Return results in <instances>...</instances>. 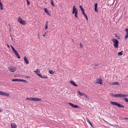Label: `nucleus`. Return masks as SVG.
Here are the masks:
<instances>
[{"label":"nucleus","mask_w":128,"mask_h":128,"mask_svg":"<svg viewBox=\"0 0 128 128\" xmlns=\"http://www.w3.org/2000/svg\"><path fill=\"white\" fill-rule=\"evenodd\" d=\"M97 65H97H97H95L94 66H97Z\"/></svg>","instance_id":"09e8293b"},{"label":"nucleus","mask_w":128,"mask_h":128,"mask_svg":"<svg viewBox=\"0 0 128 128\" xmlns=\"http://www.w3.org/2000/svg\"><path fill=\"white\" fill-rule=\"evenodd\" d=\"M13 82H20V79H13L12 80Z\"/></svg>","instance_id":"aec40b11"},{"label":"nucleus","mask_w":128,"mask_h":128,"mask_svg":"<svg viewBox=\"0 0 128 128\" xmlns=\"http://www.w3.org/2000/svg\"><path fill=\"white\" fill-rule=\"evenodd\" d=\"M125 119L126 120H127L128 119V118H125Z\"/></svg>","instance_id":"49530a36"},{"label":"nucleus","mask_w":128,"mask_h":128,"mask_svg":"<svg viewBox=\"0 0 128 128\" xmlns=\"http://www.w3.org/2000/svg\"><path fill=\"white\" fill-rule=\"evenodd\" d=\"M9 70L10 72H14L16 70V68L15 67L11 66L10 67Z\"/></svg>","instance_id":"6e6552de"},{"label":"nucleus","mask_w":128,"mask_h":128,"mask_svg":"<svg viewBox=\"0 0 128 128\" xmlns=\"http://www.w3.org/2000/svg\"><path fill=\"white\" fill-rule=\"evenodd\" d=\"M108 124L110 125V126H113L114 125H113V124H110L109 123H108Z\"/></svg>","instance_id":"79ce46f5"},{"label":"nucleus","mask_w":128,"mask_h":128,"mask_svg":"<svg viewBox=\"0 0 128 128\" xmlns=\"http://www.w3.org/2000/svg\"><path fill=\"white\" fill-rule=\"evenodd\" d=\"M79 7L81 10H82L83 9V8H82V6H79Z\"/></svg>","instance_id":"c9c22d12"},{"label":"nucleus","mask_w":128,"mask_h":128,"mask_svg":"<svg viewBox=\"0 0 128 128\" xmlns=\"http://www.w3.org/2000/svg\"><path fill=\"white\" fill-rule=\"evenodd\" d=\"M7 46H8V48H10V46H9V45L8 44H7Z\"/></svg>","instance_id":"a18cd8bd"},{"label":"nucleus","mask_w":128,"mask_h":128,"mask_svg":"<svg viewBox=\"0 0 128 128\" xmlns=\"http://www.w3.org/2000/svg\"><path fill=\"white\" fill-rule=\"evenodd\" d=\"M97 4L96 3L94 4V9H95V11L96 12H98V9L97 8Z\"/></svg>","instance_id":"a211bd4d"},{"label":"nucleus","mask_w":128,"mask_h":128,"mask_svg":"<svg viewBox=\"0 0 128 128\" xmlns=\"http://www.w3.org/2000/svg\"><path fill=\"white\" fill-rule=\"evenodd\" d=\"M0 8L2 10L3 9L2 4V3H0Z\"/></svg>","instance_id":"393cba45"},{"label":"nucleus","mask_w":128,"mask_h":128,"mask_svg":"<svg viewBox=\"0 0 128 128\" xmlns=\"http://www.w3.org/2000/svg\"><path fill=\"white\" fill-rule=\"evenodd\" d=\"M26 99L27 100H32L34 101H40L42 100L40 98H26Z\"/></svg>","instance_id":"7ed1b4c3"},{"label":"nucleus","mask_w":128,"mask_h":128,"mask_svg":"<svg viewBox=\"0 0 128 128\" xmlns=\"http://www.w3.org/2000/svg\"><path fill=\"white\" fill-rule=\"evenodd\" d=\"M26 78H30V77L28 76H27Z\"/></svg>","instance_id":"de8ad7c7"},{"label":"nucleus","mask_w":128,"mask_h":128,"mask_svg":"<svg viewBox=\"0 0 128 128\" xmlns=\"http://www.w3.org/2000/svg\"><path fill=\"white\" fill-rule=\"evenodd\" d=\"M78 92L79 95L80 96H83L84 95V93L81 92L79 91H78Z\"/></svg>","instance_id":"4be33fe9"},{"label":"nucleus","mask_w":128,"mask_h":128,"mask_svg":"<svg viewBox=\"0 0 128 128\" xmlns=\"http://www.w3.org/2000/svg\"><path fill=\"white\" fill-rule=\"evenodd\" d=\"M124 100L126 102H128V99L126 98H124Z\"/></svg>","instance_id":"2f4dec72"},{"label":"nucleus","mask_w":128,"mask_h":128,"mask_svg":"<svg viewBox=\"0 0 128 128\" xmlns=\"http://www.w3.org/2000/svg\"><path fill=\"white\" fill-rule=\"evenodd\" d=\"M0 95L2 96H4L8 97L9 96V94L8 93H7L6 92H2L0 91Z\"/></svg>","instance_id":"0eeeda50"},{"label":"nucleus","mask_w":128,"mask_h":128,"mask_svg":"<svg viewBox=\"0 0 128 128\" xmlns=\"http://www.w3.org/2000/svg\"><path fill=\"white\" fill-rule=\"evenodd\" d=\"M83 14L84 15L85 17H86V16H87L84 13H83Z\"/></svg>","instance_id":"4c0bfd02"},{"label":"nucleus","mask_w":128,"mask_h":128,"mask_svg":"<svg viewBox=\"0 0 128 128\" xmlns=\"http://www.w3.org/2000/svg\"><path fill=\"white\" fill-rule=\"evenodd\" d=\"M76 12H78V10L74 6L73 7V10L72 12V13L73 14H74Z\"/></svg>","instance_id":"9d476101"},{"label":"nucleus","mask_w":128,"mask_h":128,"mask_svg":"<svg viewBox=\"0 0 128 128\" xmlns=\"http://www.w3.org/2000/svg\"><path fill=\"white\" fill-rule=\"evenodd\" d=\"M12 128H17V126L16 124L14 123L11 124Z\"/></svg>","instance_id":"f8f14e48"},{"label":"nucleus","mask_w":128,"mask_h":128,"mask_svg":"<svg viewBox=\"0 0 128 128\" xmlns=\"http://www.w3.org/2000/svg\"><path fill=\"white\" fill-rule=\"evenodd\" d=\"M0 1H0V3H1V2Z\"/></svg>","instance_id":"8fccbe9b"},{"label":"nucleus","mask_w":128,"mask_h":128,"mask_svg":"<svg viewBox=\"0 0 128 128\" xmlns=\"http://www.w3.org/2000/svg\"><path fill=\"white\" fill-rule=\"evenodd\" d=\"M115 97H120L121 98H123L126 97L127 95L124 94H115Z\"/></svg>","instance_id":"39448f33"},{"label":"nucleus","mask_w":128,"mask_h":128,"mask_svg":"<svg viewBox=\"0 0 128 128\" xmlns=\"http://www.w3.org/2000/svg\"><path fill=\"white\" fill-rule=\"evenodd\" d=\"M114 94H111V96H114Z\"/></svg>","instance_id":"a19ab883"},{"label":"nucleus","mask_w":128,"mask_h":128,"mask_svg":"<svg viewBox=\"0 0 128 128\" xmlns=\"http://www.w3.org/2000/svg\"><path fill=\"white\" fill-rule=\"evenodd\" d=\"M77 14H78V12H75V13L74 14V16L75 17L77 18H78V16H77Z\"/></svg>","instance_id":"c85d7f7f"},{"label":"nucleus","mask_w":128,"mask_h":128,"mask_svg":"<svg viewBox=\"0 0 128 128\" xmlns=\"http://www.w3.org/2000/svg\"><path fill=\"white\" fill-rule=\"evenodd\" d=\"M26 1L27 2V4L28 5H29L30 4V2L28 0H26Z\"/></svg>","instance_id":"e433bc0d"},{"label":"nucleus","mask_w":128,"mask_h":128,"mask_svg":"<svg viewBox=\"0 0 128 128\" xmlns=\"http://www.w3.org/2000/svg\"><path fill=\"white\" fill-rule=\"evenodd\" d=\"M80 47L81 48H82V44L81 43H80Z\"/></svg>","instance_id":"58836bf2"},{"label":"nucleus","mask_w":128,"mask_h":128,"mask_svg":"<svg viewBox=\"0 0 128 128\" xmlns=\"http://www.w3.org/2000/svg\"><path fill=\"white\" fill-rule=\"evenodd\" d=\"M83 96H85L86 98H88V96L87 95H86V94H84Z\"/></svg>","instance_id":"473e14b6"},{"label":"nucleus","mask_w":128,"mask_h":128,"mask_svg":"<svg viewBox=\"0 0 128 128\" xmlns=\"http://www.w3.org/2000/svg\"><path fill=\"white\" fill-rule=\"evenodd\" d=\"M38 37H39V34H38Z\"/></svg>","instance_id":"3c124183"},{"label":"nucleus","mask_w":128,"mask_h":128,"mask_svg":"<svg viewBox=\"0 0 128 128\" xmlns=\"http://www.w3.org/2000/svg\"><path fill=\"white\" fill-rule=\"evenodd\" d=\"M48 21H46V22L45 24V30H46L47 28H48Z\"/></svg>","instance_id":"412c9836"},{"label":"nucleus","mask_w":128,"mask_h":128,"mask_svg":"<svg viewBox=\"0 0 128 128\" xmlns=\"http://www.w3.org/2000/svg\"><path fill=\"white\" fill-rule=\"evenodd\" d=\"M86 120L88 122L90 125V126L92 127H93L92 125V124L91 122L89 120V119H88V118H86Z\"/></svg>","instance_id":"6ab92c4d"},{"label":"nucleus","mask_w":128,"mask_h":128,"mask_svg":"<svg viewBox=\"0 0 128 128\" xmlns=\"http://www.w3.org/2000/svg\"><path fill=\"white\" fill-rule=\"evenodd\" d=\"M21 81H22L24 82H27V81L26 80L20 79V82H21Z\"/></svg>","instance_id":"cd10ccee"},{"label":"nucleus","mask_w":128,"mask_h":128,"mask_svg":"<svg viewBox=\"0 0 128 128\" xmlns=\"http://www.w3.org/2000/svg\"><path fill=\"white\" fill-rule=\"evenodd\" d=\"M50 2L51 4L53 6H54V4L53 2V1L52 0H50Z\"/></svg>","instance_id":"c756f323"},{"label":"nucleus","mask_w":128,"mask_h":128,"mask_svg":"<svg viewBox=\"0 0 128 128\" xmlns=\"http://www.w3.org/2000/svg\"><path fill=\"white\" fill-rule=\"evenodd\" d=\"M44 10L45 12L48 15V16H50V14L49 12H48V10H47V9L46 8H44Z\"/></svg>","instance_id":"dca6fc26"},{"label":"nucleus","mask_w":128,"mask_h":128,"mask_svg":"<svg viewBox=\"0 0 128 128\" xmlns=\"http://www.w3.org/2000/svg\"><path fill=\"white\" fill-rule=\"evenodd\" d=\"M96 83L97 84H102V80L100 78H97L96 80Z\"/></svg>","instance_id":"423d86ee"},{"label":"nucleus","mask_w":128,"mask_h":128,"mask_svg":"<svg viewBox=\"0 0 128 128\" xmlns=\"http://www.w3.org/2000/svg\"><path fill=\"white\" fill-rule=\"evenodd\" d=\"M34 72H35L37 74L38 76L40 75H41L40 74H39V73H40V71L39 70L37 69L36 70L34 71Z\"/></svg>","instance_id":"9b49d317"},{"label":"nucleus","mask_w":128,"mask_h":128,"mask_svg":"<svg viewBox=\"0 0 128 128\" xmlns=\"http://www.w3.org/2000/svg\"><path fill=\"white\" fill-rule=\"evenodd\" d=\"M125 31L126 32V34H128V29L127 28H126L125 29Z\"/></svg>","instance_id":"f704fd0d"},{"label":"nucleus","mask_w":128,"mask_h":128,"mask_svg":"<svg viewBox=\"0 0 128 128\" xmlns=\"http://www.w3.org/2000/svg\"><path fill=\"white\" fill-rule=\"evenodd\" d=\"M68 104L73 108H79L77 105H74V104L70 102L68 103Z\"/></svg>","instance_id":"1a4fd4ad"},{"label":"nucleus","mask_w":128,"mask_h":128,"mask_svg":"<svg viewBox=\"0 0 128 128\" xmlns=\"http://www.w3.org/2000/svg\"><path fill=\"white\" fill-rule=\"evenodd\" d=\"M15 55L18 58H20V56L19 54H18V52L15 54Z\"/></svg>","instance_id":"b1692460"},{"label":"nucleus","mask_w":128,"mask_h":128,"mask_svg":"<svg viewBox=\"0 0 128 128\" xmlns=\"http://www.w3.org/2000/svg\"><path fill=\"white\" fill-rule=\"evenodd\" d=\"M10 46L13 52H14V54L17 52L16 50L11 45H10Z\"/></svg>","instance_id":"2eb2a0df"},{"label":"nucleus","mask_w":128,"mask_h":128,"mask_svg":"<svg viewBox=\"0 0 128 128\" xmlns=\"http://www.w3.org/2000/svg\"><path fill=\"white\" fill-rule=\"evenodd\" d=\"M39 76L41 77L42 78H48V77L46 76H42V75H39Z\"/></svg>","instance_id":"5701e85b"},{"label":"nucleus","mask_w":128,"mask_h":128,"mask_svg":"<svg viewBox=\"0 0 128 128\" xmlns=\"http://www.w3.org/2000/svg\"><path fill=\"white\" fill-rule=\"evenodd\" d=\"M112 84H113V85H119V82H115L114 83H112Z\"/></svg>","instance_id":"bb28decb"},{"label":"nucleus","mask_w":128,"mask_h":128,"mask_svg":"<svg viewBox=\"0 0 128 128\" xmlns=\"http://www.w3.org/2000/svg\"><path fill=\"white\" fill-rule=\"evenodd\" d=\"M112 41L114 43L113 45L115 48H118V46L119 43L118 40L114 38L112 40Z\"/></svg>","instance_id":"f257e3e1"},{"label":"nucleus","mask_w":128,"mask_h":128,"mask_svg":"<svg viewBox=\"0 0 128 128\" xmlns=\"http://www.w3.org/2000/svg\"><path fill=\"white\" fill-rule=\"evenodd\" d=\"M49 72L50 74H52L54 73V72H53L52 70H50Z\"/></svg>","instance_id":"7c9ffc66"},{"label":"nucleus","mask_w":128,"mask_h":128,"mask_svg":"<svg viewBox=\"0 0 128 128\" xmlns=\"http://www.w3.org/2000/svg\"><path fill=\"white\" fill-rule=\"evenodd\" d=\"M70 83L72 84H73L74 86H77L78 85L75 83L73 81H70Z\"/></svg>","instance_id":"f3484780"},{"label":"nucleus","mask_w":128,"mask_h":128,"mask_svg":"<svg viewBox=\"0 0 128 128\" xmlns=\"http://www.w3.org/2000/svg\"><path fill=\"white\" fill-rule=\"evenodd\" d=\"M128 38V34H127L125 36V39L127 38Z\"/></svg>","instance_id":"72a5a7b5"},{"label":"nucleus","mask_w":128,"mask_h":128,"mask_svg":"<svg viewBox=\"0 0 128 128\" xmlns=\"http://www.w3.org/2000/svg\"><path fill=\"white\" fill-rule=\"evenodd\" d=\"M46 34V32H45L44 34L42 36H45V34Z\"/></svg>","instance_id":"37998d69"},{"label":"nucleus","mask_w":128,"mask_h":128,"mask_svg":"<svg viewBox=\"0 0 128 128\" xmlns=\"http://www.w3.org/2000/svg\"><path fill=\"white\" fill-rule=\"evenodd\" d=\"M122 52H123V51H122L121 52H118V56L122 55L123 54V53H122Z\"/></svg>","instance_id":"a878e982"},{"label":"nucleus","mask_w":128,"mask_h":128,"mask_svg":"<svg viewBox=\"0 0 128 128\" xmlns=\"http://www.w3.org/2000/svg\"><path fill=\"white\" fill-rule=\"evenodd\" d=\"M82 10V14H83V13H84V9H83L82 10Z\"/></svg>","instance_id":"ea45409f"},{"label":"nucleus","mask_w":128,"mask_h":128,"mask_svg":"<svg viewBox=\"0 0 128 128\" xmlns=\"http://www.w3.org/2000/svg\"><path fill=\"white\" fill-rule=\"evenodd\" d=\"M85 18H86V20H88V19L87 16H86V17H85Z\"/></svg>","instance_id":"c03bdc74"},{"label":"nucleus","mask_w":128,"mask_h":128,"mask_svg":"<svg viewBox=\"0 0 128 128\" xmlns=\"http://www.w3.org/2000/svg\"><path fill=\"white\" fill-rule=\"evenodd\" d=\"M110 103L114 105H115L117 106L118 107L123 108L124 107V106L122 105H121L120 104H118L116 102H110Z\"/></svg>","instance_id":"f03ea898"},{"label":"nucleus","mask_w":128,"mask_h":128,"mask_svg":"<svg viewBox=\"0 0 128 128\" xmlns=\"http://www.w3.org/2000/svg\"><path fill=\"white\" fill-rule=\"evenodd\" d=\"M24 60L26 64H29L28 61V59L26 57L24 56Z\"/></svg>","instance_id":"ddd939ff"},{"label":"nucleus","mask_w":128,"mask_h":128,"mask_svg":"<svg viewBox=\"0 0 128 128\" xmlns=\"http://www.w3.org/2000/svg\"><path fill=\"white\" fill-rule=\"evenodd\" d=\"M10 46L13 52H14V54L17 52L16 50L11 45H10Z\"/></svg>","instance_id":"4468645a"},{"label":"nucleus","mask_w":128,"mask_h":128,"mask_svg":"<svg viewBox=\"0 0 128 128\" xmlns=\"http://www.w3.org/2000/svg\"><path fill=\"white\" fill-rule=\"evenodd\" d=\"M18 21L19 23L22 25H25L26 24V21L23 20L20 17L18 18Z\"/></svg>","instance_id":"20e7f679"}]
</instances>
